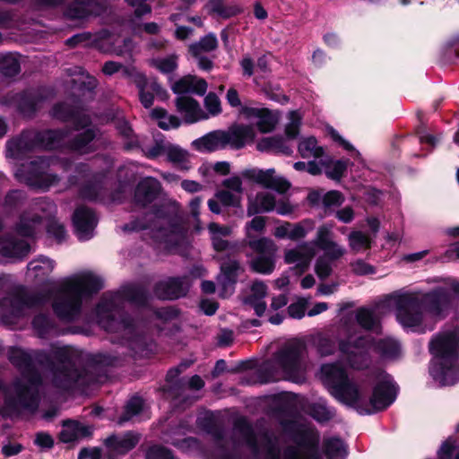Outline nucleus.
Here are the masks:
<instances>
[{"label":"nucleus","mask_w":459,"mask_h":459,"mask_svg":"<svg viewBox=\"0 0 459 459\" xmlns=\"http://www.w3.org/2000/svg\"><path fill=\"white\" fill-rule=\"evenodd\" d=\"M321 374L324 380L331 385L332 394L360 414H371L384 410L396 396V387L391 377L385 372L377 375L370 396L363 385L348 378L345 369L338 363L323 365Z\"/></svg>","instance_id":"obj_1"},{"label":"nucleus","mask_w":459,"mask_h":459,"mask_svg":"<svg viewBox=\"0 0 459 459\" xmlns=\"http://www.w3.org/2000/svg\"><path fill=\"white\" fill-rule=\"evenodd\" d=\"M459 294V281L448 279L445 287L430 292L401 291L388 298L398 321L404 326L424 330L433 321L443 318L451 306L449 292Z\"/></svg>","instance_id":"obj_2"},{"label":"nucleus","mask_w":459,"mask_h":459,"mask_svg":"<svg viewBox=\"0 0 459 459\" xmlns=\"http://www.w3.org/2000/svg\"><path fill=\"white\" fill-rule=\"evenodd\" d=\"M103 286L101 279L91 271H82L64 278L53 299L52 307L56 316L72 321L81 313L82 301Z\"/></svg>","instance_id":"obj_3"},{"label":"nucleus","mask_w":459,"mask_h":459,"mask_svg":"<svg viewBox=\"0 0 459 459\" xmlns=\"http://www.w3.org/2000/svg\"><path fill=\"white\" fill-rule=\"evenodd\" d=\"M432 359L429 373L440 385L459 380V330L453 328L437 333L429 342Z\"/></svg>","instance_id":"obj_4"},{"label":"nucleus","mask_w":459,"mask_h":459,"mask_svg":"<svg viewBox=\"0 0 459 459\" xmlns=\"http://www.w3.org/2000/svg\"><path fill=\"white\" fill-rule=\"evenodd\" d=\"M306 347L300 341L286 343L273 358L264 365L273 379L285 378L296 383L305 379L307 362Z\"/></svg>","instance_id":"obj_5"},{"label":"nucleus","mask_w":459,"mask_h":459,"mask_svg":"<svg viewBox=\"0 0 459 459\" xmlns=\"http://www.w3.org/2000/svg\"><path fill=\"white\" fill-rule=\"evenodd\" d=\"M74 352L70 348L55 349L48 356L40 354L38 358L41 363H46L48 371L46 381L56 387L66 388L79 379V374L74 368Z\"/></svg>","instance_id":"obj_6"},{"label":"nucleus","mask_w":459,"mask_h":459,"mask_svg":"<svg viewBox=\"0 0 459 459\" xmlns=\"http://www.w3.org/2000/svg\"><path fill=\"white\" fill-rule=\"evenodd\" d=\"M263 439L266 441L264 450L267 459H319L316 455L318 436L313 429H301L297 444L288 446L282 451H279L266 437Z\"/></svg>","instance_id":"obj_7"},{"label":"nucleus","mask_w":459,"mask_h":459,"mask_svg":"<svg viewBox=\"0 0 459 459\" xmlns=\"http://www.w3.org/2000/svg\"><path fill=\"white\" fill-rule=\"evenodd\" d=\"M149 224L134 223L132 226L126 225L125 230H140L149 229L152 238L157 242L165 245V247L171 249L178 246L184 238L182 229L167 216L160 214H149Z\"/></svg>","instance_id":"obj_8"},{"label":"nucleus","mask_w":459,"mask_h":459,"mask_svg":"<svg viewBox=\"0 0 459 459\" xmlns=\"http://www.w3.org/2000/svg\"><path fill=\"white\" fill-rule=\"evenodd\" d=\"M48 160L39 159L30 164H23L22 168L15 171V177L21 182L30 186L48 189L58 181L56 175L48 172Z\"/></svg>","instance_id":"obj_9"},{"label":"nucleus","mask_w":459,"mask_h":459,"mask_svg":"<svg viewBox=\"0 0 459 459\" xmlns=\"http://www.w3.org/2000/svg\"><path fill=\"white\" fill-rule=\"evenodd\" d=\"M56 212V205L47 200L38 202L30 211L25 212L16 225L17 233L24 237L36 234L43 219Z\"/></svg>","instance_id":"obj_10"},{"label":"nucleus","mask_w":459,"mask_h":459,"mask_svg":"<svg viewBox=\"0 0 459 459\" xmlns=\"http://www.w3.org/2000/svg\"><path fill=\"white\" fill-rule=\"evenodd\" d=\"M45 297L30 298L21 291L12 293L0 300V317L8 325L22 316L26 307L44 302Z\"/></svg>","instance_id":"obj_11"},{"label":"nucleus","mask_w":459,"mask_h":459,"mask_svg":"<svg viewBox=\"0 0 459 459\" xmlns=\"http://www.w3.org/2000/svg\"><path fill=\"white\" fill-rule=\"evenodd\" d=\"M41 383L42 378L37 372H27L23 376L22 383L18 382L14 385L17 403L30 410H34L38 405Z\"/></svg>","instance_id":"obj_12"},{"label":"nucleus","mask_w":459,"mask_h":459,"mask_svg":"<svg viewBox=\"0 0 459 459\" xmlns=\"http://www.w3.org/2000/svg\"><path fill=\"white\" fill-rule=\"evenodd\" d=\"M241 176L249 181L261 185L265 188L273 189L281 194L285 193L290 187L289 181L277 175L273 169H246L242 170Z\"/></svg>","instance_id":"obj_13"},{"label":"nucleus","mask_w":459,"mask_h":459,"mask_svg":"<svg viewBox=\"0 0 459 459\" xmlns=\"http://www.w3.org/2000/svg\"><path fill=\"white\" fill-rule=\"evenodd\" d=\"M265 219L256 216L247 222L245 226L246 243L255 253H276L277 246L273 240L269 238H255L253 231L263 232L265 229Z\"/></svg>","instance_id":"obj_14"},{"label":"nucleus","mask_w":459,"mask_h":459,"mask_svg":"<svg viewBox=\"0 0 459 459\" xmlns=\"http://www.w3.org/2000/svg\"><path fill=\"white\" fill-rule=\"evenodd\" d=\"M240 116L264 134L272 132L279 122L277 113L266 108L242 107Z\"/></svg>","instance_id":"obj_15"},{"label":"nucleus","mask_w":459,"mask_h":459,"mask_svg":"<svg viewBox=\"0 0 459 459\" xmlns=\"http://www.w3.org/2000/svg\"><path fill=\"white\" fill-rule=\"evenodd\" d=\"M366 341L359 338L355 340L354 337H349L347 342L342 341L340 342V351L342 359L351 368L360 369L368 365V354L365 348Z\"/></svg>","instance_id":"obj_16"},{"label":"nucleus","mask_w":459,"mask_h":459,"mask_svg":"<svg viewBox=\"0 0 459 459\" xmlns=\"http://www.w3.org/2000/svg\"><path fill=\"white\" fill-rule=\"evenodd\" d=\"M120 131L122 134L130 139L129 143H126L127 149L140 147L143 154L149 159H156L166 155L169 142L160 138L154 139L152 143H146L144 140L133 137V131L126 123L122 125Z\"/></svg>","instance_id":"obj_17"},{"label":"nucleus","mask_w":459,"mask_h":459,"mask_svg":"<svg viewBox=\"0 0 459 459\" xmlns=\"http://www.w3.org/2000/svg\"><path fill=\"white\" fill-rule=\"evenodd\" d=\"M126 73L134 75L132 82L138 88L140 100L146 108H149L152 105L154 95L160 98L167 96L166 91L155 80L149 81L145 75L140 72L138 74H133L130 70H126Z\"/></svg>","instance_id":"obj_18"},{"label":"nucleus","mask_w":459,"mask_h":459,"mask_svg":"<svg viewBox=\"0 0 459 459\" xmlns=\"http://www.w3.org/2000/svg\"><path fill=\"white\" fill-rule=\"evenodd\" d=\"M315 255V248L311 243L303 242L293 248L286 249L283 258L286 264H293L299 273H304L308 269Z\"/></svg>","instance_id":"obj_19"},{"label":"nucleus","mask_w":459,"mask_h":459,"mask_svg":"<svg viewBox=\"0 0 459 459\" xmlns=\"http://www.w3.org/2000/svg\"><path fill=\"white\" fill-rule=\"evenodd\" d=\"M73 222L75 234L80 240H87L93 236L97 218L91 210L86 207H79L74 212Z\"/></svg>","instance_id":"obj_20"},{"label":"nucleus","mask_w":459,"mask_h":459,"mask_svg":"<svg viewBox=\"0 0 459 459\" xmlns=\"http://www.w3.org/2000/svg\"><path fill=\"white\" fill-rule=\"evenodd\" d=\"M224 133L226 134L227 146L236 150L253 143L255 137L254 128L244 125L232 126L228 130H224Z\"/></svg>","instance_id":"obj_21"},{"label":"nucleus","mask_w":459,"mask_h":459,"mask_svg":"<svg viewBox=\"0 0 459 459\" xmlns=\"http://www.w3.org/2000/svg\"><path fill=\"white\" fill-rule=\"evenodd\" d=\"M190 286L187 278H170L160 281L156 287V294L163 299H175L184 296Z\"/></svg>","instance_id":"obj_22"},{"label":"nucleus","mask_w":459,"mask_h":459,"mask_svg":"<svg viewBox=\"0 0 459 459\" xmlns=\"http://www.w3.org/2000/svg\"><path fill=\"white\" fill-rule=\"evenodd\" d=\"M178 111L187 123H195L209 118V116L202 109L199 103L189 96H179L176 100Z\"/></svg>","instance_id":"obj_23"},{"label":"nucleus","mask_w":459,"mask_h":459,"mask_svg":"<svg viewBox=\"0 0 459 459\" xmlns=\"http://www.w3.org/2000/svg\"><path fill=\"white\" fill-rule=\"evenodd\" d=\"M96 316L99 324L106 330H118L120 326L126 328L123 323L115 321V299L104 297L96 308Z\"/></svg>","instance_id":"obj_24"},{"label":"nucleus","mask_w":459,"mask_h":459,"mask_svg":"<svg viewBox=\"0 0 459 459\" xmlns=\"http://www.w3.org/2000/svg\"><path fill=\"white\" fill-rule=\"evenodd\" d=\"M276 206V199L274 195L261 191L255 195H249L247 197V213L248 216H253L258 213L270 212L274 210Z\"/></svg>","instance_id":"obj_25"},{"label":"nucleus","mask_w":459,"mask_h":459,"mask_svg":"<svg viewBox=\"0 0 459 459\" xmlns=\"http://www.w3.org/2000/svg\"><path fill=\"white\" fill-rule=\"evenodd\" d=\"M192 145L202 152H211L225 149L227 146L224 130H216L195 140Z\"/></svg>","instance_id":"obj_26"},{"label":"nucleus","mask_w":459,"mask_h":459,"mask_svg":"<svg viewBox=\"0 0 459 459\" xmlns=\"http://www.w3.org/2000/svg\"><path fill=\"white\" fill-rule=\"evenodd\" d=\"M91 428L75 420H67L63 423L59 438L64 443L76 442L91 434Z\"/></svg>","instance_id":"obj_27"},{"label":"nucleus","mask_w":459,"mask_h":459,"mask_svg":"<svg viewBox=\"0 0 459 459\" xmlns=\"http://www.w3.org/2000/svg\"><path fill=\"white\" fill-rule=\"evenodd\" d=\"M27 275L36 281H45L55 268V262L46 256H39L28 264Z\"/></svg>","instance_id":"obj_28"},{"label":"nucleus","mask_w":459,"mask_h":459,"mask_svg":"<svg viewBox=\"0 0 459 459\" xmlns=\"http://www.w3.org/2000/svg\"><path fill=\"white\" fill-rule=\"evenodd\" d=\"M30 245L24 241H17L12 236H5L0 238V255L9 258H21L29 254Z\"/></svg>","instance_id":"obj_29"},{"label":"nucleus","mask_w":459,"mask_h":459,"mask_svg":"<svg viewBox=\"0 0 459 459\" xmlns=\"http://www.w3.org/2000/svg\"><path fill=\"white\" fill-rule=\"evenodd\" d=\"M160 182L153 178L143 179L136 186L134 200L140 205H146L152 202L160 190Z\"/></svg>","instance_id":"obj_30"},{"label":"nucleus","mask_w":459,"mask_h":459,"mask_svg":"<svg viewBox=\"0 0 459 459\" xmlns=\"http://www.w3.org/2000/svg\"><path fill=\"white\" fill-rule=\"evenodd\" d=\"M172 91L177 94L192 92L204 95L207 91V83L204 79L188 75L176 82Z\"/></svg>","instance_id":"obj_31"},{"label":"nucleus","mask_w":459,"mask_h":459,"mask_svg":"<svg viewBox=\"0 0 459 459\" xmlns=\"http://www.w3.org/2000/svg\"><path fill=\"white\" fill-rule=\"evenodd\" d=\"M101 7L94 0H78L67 10L66 14L72 19H82L91 14H100Z\"/></svg>","instance_id":"obj_32"},{"label":"nucleus","mask_w":459,"mask_h":459,"mask_svg":"<svg viewBox=\"0 0 459 459\" xmlns=\"http://www.w3.org/2000/svg\"><path fill=\"white\" fill-rule=\"evenodd\" d=\"M267 294V287L263 281H255L250 288V293L246 302L254 307L257 316H262L266 308V304L263 300Z\"/></svg>","instance_id":"obj_33"},{"label":"nucleus","mask_w":459,"mask_h":459,"mask_svg":"<svg viewBox=\"0 0 459 459\" xmlns=\"http://www.w3.org/2000/svg\"><path fill=\"white\" fill-rule=\"evenodd\" d=\"M166 160L173 164L177 168L187 170L189 166L190 154L189 152L178 144L169 143L166 152Z\"/></svg>","instance_id":"obj_34"},{"label":"nucleus","mask_w":459,"mask_h":459,"mask_svg":"<svg viewBox=\"0 0 459 459\" xmlns=\"http://www.w3.org/2000/svg\"><path fill=\"white\" fill-rule=\"evenodd\" d=\"M30 134L22 135L20 138L13 139L7 143V157L20 159L27 152L32 149Z\"/></svg>","instance_id":"obj_35"},{"label":"nucleus","mask_w":459,"mask_h":459,"mask_svg":"<svg viewBox=\"0 0 459 459\" xmlns=\"http://www.w3.org/2000/svg\"><path fill=\"white\" fill-rule=\"evenodd\" d=\"M221 275L218 281L223 285L225 291L231 294L233 292V281L239 270V264L235 260H230L221 264Z\"/></svg>","instance_id":"obj_36"},{"label":"nucleus","mask_w":459,"mask_h":459,"mask_svg":"<svg viewBox=\"0 0 459 459\" xmlns=\"http://www.w3.org/2000/svg\"><path fill=\"white\" fill-rule=\"evenodd\" d=\"M298 151L304 159L320 158L324 155V148L318 145L316 139L313 136L302 138L299 143Z\"/></svg>","instance_id":"obj_37"},{"label":"nucleus","mask_w":459,"mask_h":459,"mask_svg":"<svg viewBox=\"0 0 459 459\" xmlns=\"http://www.w3.org/2000/svg\"><path fill=\"white\" fill-rule=\"evenodd\" d=\"M260 255L250 261V267L253 271L262 273L270 274L275 267L274 255L268 253H258Z\"/></svg>","instance_id":"obj_38"},{"label":"nucleus","mask_w":459,"mask_h":459,"mask_svg":"<svg viewBox=\"0 0 459 459\" xmlns=\"http://www.w3.org/2000/svg\"><path fill=\"white\" fill-rule=\"evenodd\" d=\"M348 242L351 251L360 253L370 248L372 239L368 234L362 231L352 230L348 235Z\"/></svg>","instance_id":"obj_39"},{"label":"nucleus","mask_w":459,"mask_h":459,"mask_svg":"<svg viewBox=\"0 0 459 459\" xmlns=\"http://www.w3.org/2000/svg\"><path fill=\"white\" fill-rule=\"evenodd\" d=\"M257 149L261 152H274L287 155L292 152L281 137H265L258 142Z\"/></svg>","instance_id":"obj_40"},{"label":"nucleus","mask_w":459,"mask_h":459,"mask_svg":"<svg viewBox=\"0 0 459 459\" xmlns=\"http://www.w3.org/2000/svg\"><path fill=\"white\" fill-rule=\"evenodd\" d=\"M313 346L321 356H329L335 351L333 340L327 334L316 333L311 336Z\"/></svg>","instance_id":"obj_41"},{"label":"nucleus","mask_w":459,"mask_h":459,"mask_svg":"<svg viewBox=\"0 0 459 459\" xmlns=\"http://www.w3.org/2000/svg\"><path fill=\"white\" fill-rule=\"evenodd\" d=\"M138 443L137 436L128 433L121 437H116L111 441L112 451L123 455L133 449Z\"/></svg>","instance_id":"obj_42"},{"label":"nucleus","mask_w":459,"mask_h":459,"mask_svg":"<svg viewBox=\"0 0 459 459\" xmlns=\"http://www.w3.org/2000/svg\"><path fill=\"white\" fill-rule=\"evenodd\" d=\"M152 119L156 120L158 126L165 130L176 128L180 125L179 119L175 116L168 115L163 108H154L151 112Z\"/></svg>","instance_id":"obj_43"},{"label":"nucleus","mask_w":459,"mask_h":459,"mask_svg":"<svg viewBox=\"0 0 459 459\" xmlns=\"http://www.w3.org/2000/svg\"><path fill=\"white\" fill-rule=\"evenodd\" d=\"M315 222L312 220H303L298 223L290 222V240L302 239L313 230Z\"/></svg>","instance_id":"obj_44"},{"label":"nucleus","mask_w":459,"mask_h":459,"mask_svg":"<svg viewBox=\"0 0 459 459\" xmlns=\"http://www.w3.org/2000/svg\"><path fill=\"white\" fill-rule=\"evenodd\" d=\"M20 72V63L14 54L0 56V73L5 76H13Z\"/></svg>","instance_id":"obj_45"},{"label":"nucleus","mask_w":459,"mask_h":459,"mask_svg":"<svg viewBox=\"0 0 459 459\" xmlns=\"http://www.w3.org/2000/svg\"><path fill=\"white\" fill-rule=\"evenodd\" d=\"M15 104L24 116H30L37 109L39 101L31 93H25L15 97Z\"/></svg>","instance_id":"obj_46"},{"label":"nucleus","mask_w":459,"mask_h":459,"mask_svg":"<svg viewBox=\"0 0 459 459\" xmlns=\"http://www.w3.org/2000/svg\"><path fill=\"white\" fill-rule=\"evenodd\" d=\"M325 454L329 459H344L347 450L339 438H329L325 441Z\"/></svg>","instance_id":"obj_47"},{"label":"nucleus","mask_w":459,"mask_h":459,"mask_svg":"<svg viewBox=\"0 0 459 459\" xmlns=\"http://www.w3.org/2000/svg\"><path fill=\"white\" fill-rule=\"evenodd\" d=\"M302 114L296 110L288 113V121L284 129L287 137L294 139L299 135L302 124Z\"/></svg>","instance_id":"obj_48"},{"label":"nucleus","mask_w":459,"mask_h":459,"mask_svg":"<svg viewBox=\"0 0 459 459\" xmlns=\"http://www.w3.org/2000/svg\"><path fill=\"white\" fill-rule=\"evenodd\" d=\"M218 46L217 39L214 35L209 34L204 37L198 43L189 47V51L197 56L203 52H210L214 50Z\"/></svg>","instance_id":"obj_49"},{"label":"nucleus","mask_w":459,"mask_h":459,"mask_svg":"<svg viewBox=\"0 0 459 459\" xmlns=\"http://www.w3.org/2000/svg\"><path fill=\"white\" fill-rule=\"evenodd\" d=\"M126 70H130L133 74L139 73L134 66H125L114 61L106 62L102 66V72L106 75H112L116 73H120L122 76L129 78L132 81L134 79V75L132 74L126 73Z\"/></svg>","instance_id":"obj_50"},{"label":"nucleus","mask_w":459,"mask_h":459,"mask_svg":"<svg viewBox=\"0 0 459 459\" xmlns=\"http://www.w3.org/2000/svg\"><path fill=\"white\" fill-rule=\"evenodd\" d=\"M349 164L350 161L348 160H330L325 164V174L332 179L339 180L341 178H342Z\"/></svg>","instance_id":"obj_51"},{"label":"nucleus","mask_w":459,"mask_h":459,"mask_svg":"<svg viewBox=\"0 0 459 459\" xmlns=\"http://www.w3.org/2000/svg\"><path fill=\"white\" fill-rule=\"evenodd\" d=\"M377 349L387 358H395L400 353L399 343L391 338L380 340L377 342Z\"/></svg>","instance_id":"obj_52"},{"label":"nucleus","mask_w":459,"mask_h":459,"mask_svg":"<svg viewBox=\"0 0 459 459\" xmlns=\"http://www.w3.org/2000/svg\"><path fill=\"white\" fill-rule=\"evenodd\" d=\"M333 261L334 260L323 255L316 258L315 263V273L321 280H325L332 274Z\"/></svg>","instance_id":"obj_53"},{"label":"nucleus","mask_w":459,"mask_h":459,"mask_svg":"<svg viewBox=\"0 0 459 459\" xmlns=\"http://www.w3.org/2000/svg\"><path fill=\"white\" fill-rule=\"evenodd\" d=\"M177 56L172 55L164 58H156L151 60V65L163 74L174 71L177 66Z\"/></svg>","instance_id":"obj_54"},{"label":"nucleus","mask_w":459,"mask_h":459,"mask_svg":"<svg viewBox=\"0 0 459 459\" xmlns=\"http://www.w3.org/2000/svg\"><path fill=\"white\" fill-rule=\"evenodd\" d=\"M236 431L241 436L244 443L254 450H258L256 437L254 436L251 427L246 421H240L236 427Z\"/></svg>","instance_id":"obj_55"},{"label":"nucleus","mask_w":459,"mask_h":459,"mask_svg":"<svg viewBox=\"0 0 459 459\" xmlns=\"http://www.w3.org/2000/svg\"><path fill=\"white\" fill-rule=\"evenodd\" d=\"M334 241L333 238V228L331 225L324 224L320 226L316 234L314 244L321 248L323 246L329 245Z\"/></svg>","instance_id":"obj_56"},{"label":"nucleus","mask_w":459,"mask_h":459,"mask_svg":"<svg viewBox=\"0 0 459 459\" xmlns=\"http://www.w3.org/2000/svg\"><path fill=\"white\" fill-rule=\"evenodd\" d=\"M309 413L317 421H326L333 416V411L322 402L312 404L309 408Z\"/></svg>","instance_id":"obj_57"},{"label":"nucleus","mask_w":459,"mask_h":459,"mask_svg":"<svg viewBox=\"0 0 459 459\" xmlns=\"http://www.w3.org/2000/svg\"><path fill=\"white\" fill-rule=\"evenodd\" d=\"M320 249L324 251L323 256H326L334 261L342 258L346 254V248L336 241L323 246Z\"/></svg>","instance_id":"obj_58"},{"label":"nucleus","mask_w":459,"mask_h":459,"mask_svg":"<svg viewBox=\"0 0 459 459\" xmlns=\"http://www.w3.org/2000/svg\"><path fill=\"white\" fill-rule=\"evenodd\" d=\"M356 318L358 323L366 329H373L377 324L373 313L367 308H359L357 311Z\"/></svg>","instance_id":"obj_59"},{"label":"nucleus","mask_w":459,"mask_h":459,"mask_svg":"<svg viewBox=\"0 0 459 459\" xmlns=\"http://www.w3.org/2000/svg\"><path fill=\"white\" fill-rule=\"evenodd\" d=\"M205 112L209 117L221 113V106L219 98L214 93H209L204 99Z\"/></svg>","instance_id":"obj_60"},{"label":"nucleus","mask_w":459,"mask_h":459,"mask_svg":"<svg viewBox=\"0 0 459 459\" xmlns=\"http://www.w3.org/2000/svg\"><path fill=\"white\" fill-rule=\"evenodd\" d=\"M143 405L144 403L142 398H132L126 405V415L121 420H128L132 417L138 415L143 411Z\"/></svg>","instance_id":"obj_61"},{"label":"nucleus","mask_w":459,"mask_h":459,"mask_svg":"<svg viewBox=\"0 0 459 459\" xmlns=\"http://www.w3.org/2000/svg\"><path fill=\"white\" fill-rule=\"evenodd\" d=\"M217 198L227 206L239 207L241 204V196L226 189L221 190L216 194Z\"/></svg>","instance_id":"obj_62"},{"label":"nucleus","mask_w":459,"mask_h":459,"mask_svg":"<svg viewBox=\"0 0 459 459\" xmlns=\"http://www.w3.org/2000/svg\"><path fill=\"white\" fill-rule=\"evenodd\" d=\"M309 303L308 299H300L297 302L288 307V313L293 318H302L306 312V307Z\"/></svg>","instance_id":"obj_63"},{"label":"nucleus","mask_w":459,"mask_h":459,"mask_svg":"<svg viewBox=\"0 0 459 459\" xmlns=\"http://www.w3.org/2000/svg\"><path fill=\"white\" fill-rule=\"evenodd\" d=\"M147 459H177L167 449L159 446L150 448L146 455Z\"/></svg>","instance_id":"obj_64"}]
</instances>
